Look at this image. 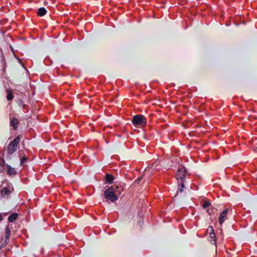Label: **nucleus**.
<instances>
[{
    "label": "nucleus",
    "mask_w": 257,
    "mask_h": 257,
    "mask_svg": "<svg viewBox=\"0 0 257 257\" xmlns=\"http://www.w3.org/2000/svg\"><path fill=\"white\" fill-rule=\"evenodd\" d=\"M133 124L138 127H142L147 124V119L145 116L142 114L134 115L132 120Z\"/></svg>",
    "instance_id": "f257e3e1"
},
{
    "label": "nucleus",
    "mask_w": 257,
    "mask_h": 257,
    "mask_svg": "<svg viewBox=\"0 0 257 257\" xmlns=\"http://www.w3.org/2000/svg\"><path fill=\"white\" fill-rule=\"evenodd\" d=\"M104 195L107 200H110L112 202L118 199V198L114 192L113 186H111L105 190L104 192Z\"/></svg>",
    "instance_id": "f03ea898"
},
{
    "label": "nucleus",
    "mask_w": 257,
    "mask_h": 257,
    "mask_svg": "<svg viewBox=\"0 0 257 257\" xmlns=\"http://www.w3.org/2000/svg\"><path fill=\"white\" fill-rule=\"evenodd\" d=\"M20 141V138L19 136H18L10 143L8 148V153L9 155H12L17 151Z\"/></svg>",
    "instance_id": "7ed1b4c3"
},
{
    "label": "nucleus",
    "mask_w": 257,
    "mask_h": 257,
    "mask_svg": "<svg viewBox=\"0 0 257 257\" xmlns=\"http://www.w3.org/2000/svg\"><path fill=\"white\" fill-rule=\"evenodd\" d=\"M187 174V171L185 167L179 168L176 174V178L178 182L185 181Z\"/></svg>",
    "instance_id": "20e7f679"
},
{
    "label": "nucleus",
    "mask_w": 257,
    "mask_h": 257,
    "mask_svg": "<svg viewBox=\"0 0 257 257\" xmlns=\"http://www.w3.org/2000/svg\"><path fill=\"white\" fill-rule=\"evenodd\" d=\"M13 191V188L11 185L3 187L1 191V196L4 198H8Z\"/></svg>",
    "instance_id": "39448f33"
},
{
    "label": "nucleus",
    "mask_w": 257,
    "mask_h": 257,
    "mask_svg": "<svg viewBox=\"0 0 257 257\" xmlns=\"http://www.w3.org/2000/svg\"><path fill=\"white\" fill-rule=\"evenodd\" d=\"M230 210L228 208L225 209L223 210L220 214L219 218H218V221L220 225H222V223L224 222V221L227 218V215L228 214V211ZM231 211V210H230Z\"/></svg>",
    "instance_id": "423d86ee"
},
{
    "label": "nucleus",
    "mask_w": 257,
    "mask_h": 257,
    "mask_svg": "<svg viewBox=\"0 0 257 257\" xmlns=\"http://www.w3.org/2000/svg\"><path fill=\"white\" fill-rule=\"evenodd\" d=\"M113 187L116 196L120 195L125 189L124 184H119L118 185L113 186Z\"/></svg>",
    "instance_id": "0eeeda50"
},
{
    "label": "nucleus",
    "mask_w": 257,
    "mask_h": 257,
    "mask_svg": "<svg viewBox=\"0 0 257 257\" xmlns=\"http://www.w3.org/2000/svg\"><path fill=\"white\" fill-rule=\"evenodd\" d=\"M11 236V229L9 226H7L5 229V236L3 240V245H6L9 241V238Z\"/></svg>",
    "instance_id": "6e6552de"
},
{
    "label": "nucleus",
    "mask_w": 257,
    "mask_h": 257,
    "mask_svg": "<svg viewBox=\"0 0 257 257\" xmlns=\"http://www.w3.org/2000/svg\"><path fill=\"white\" fill-rule=\"evenodd\" d=\"M19 123V120L16 117H13V118L10 117V125L13 126L14 130L18 128Z\"/></svg>",
    "instance_id": "1a4fd4ad"
},
{
    "label": "nucleus",
    "mask_w": 257,
    "mask_h": 257,
    "mask_svg": "<svg viewBox=\"0 0 257 257\" xmlns=\"http://www.w3.org/2000/svg\"><path fill=\"white\" fill-rule=\"evenodd\" d=\"M7 172L9 175H15L17 173L16 170L10 165H7Z\"/></svg>",
    "instance_id": "9d476101"
},
{
    "label": "nucleus",
    "mask_w": 257,
    "mask_h": 257,
    "mask_svg": "<svg viewBox=\"0 0 257 257\" xmlns=\"http://www.w3.org/2000/svg\"><path fill=\"white\" fill-rule=\"evenodd\" d=\"M114 178L113 176L109 174H107L105 176V180L106 182L109 184H111L113 182Z\"/></svg>",
    "instance_id": "9b49d317"
},
{
    "label": "nucleus",
    "mask_w": 257,
    "mask_h": 257,
    "mask_svg": "<svg viewBox=\"0 0 257 257\" xmlns=\"http://www.w3.org/2000/svg\"><path fill=\"white\" fill-rule=\"evenodd\" d=\"M18 214L17 213H14L10 215L8 217V221L10 222H14L17 218Z\"/></svg>",
    "instance_id": "f8f14e48"
},
{
    "label": "nucleus",
    "mask_w": 257,
    "mask_h": 257,
    "mask_svg": "<svg viewBox=\"0 0 257 257\" xmlns=\"http://www.w3.org/2000/svg\"><path fill=\"white\" fill-rule=\"evenodd\" d=\"M47 13V11L44 8H40L37 11V15L40 17L44 16Z\"/></svg>",
    "instance_id": "ddd939ff"
},
{
    "label": "nucleus",
    "mask_w": 257,
    "mask_h": 257,
    "mask_svg": "<svg viewBox=\"0 0 257 257\" xmlns=\"http://www.w3.org/2000/svg\"><path fill=\"white\" fill-rule=\"evenodd\" d=\"M7 100L8 101L12 100L14 98L13 91L10 89H7Z\"/></svg>",
    "instance_id": "4468645a"
},
{
    "label": "nucleus",
    "mask_w": 257,
    "mask_h": 257,
    "mask_svg": "<svg viewBox=\"0 0 257 257\" xmlns=\"http://www.w3.org/2000/svg\"><path fill=\"white\" fill-rule=\"evenodd\" d=\"M209 234V237L211 239L210 241H213V242H212V243L215 244L216 243V240H215V234L214 232H212Z\"/></svg>",
    "instance_id": "2eb2a0df"
},
{
    "label": "nucleus",
    "mask_w": 257,
    "mask_h": 257,
    "mask_svg": "<svg viewBox=\"0 0 257 257\" xmlns=\"http://www.w3.org/2000/svg\"><path fill=\"white\" fill-rule=\"evenodd\" d=\"M149 172V169L148 170H146L145 171V172H144V174L143 175V176L142 177H139L136 180V182L137 183H139L141 181V180L143 179V177L145 176Z\"/></svg>",
    "instance_id": "dca6fc26"
},
{
    "label": "nucleus",
    "mask_w": 257,
    "mask_h": 257,
    "mask_svg": "<svg viewBox=\"0 0 257 257\" xmlns=\"http://www.w3.org/2000/svg\"><path fill=\"white\" fill-rule=\"evenodd\" d=\"M184 183L185 181L178 182V184L181 186V188L179 189L180 192H183L184 191V189L185 188Z\"/></svg>",
    "instance_id": "f3484780"
},
{
    "label": "nucleus",
    "mask_w": 257,
    "mask_h": 257,
    "mask_svg": "<svg viewBox=\"0 0 257 257\" xmlns=\"http://www.w3.org/2000/svg\"><path fill=\"white\" fill-rule=\"evenodd\" d=\"M20 160H21V165H24V164L27 162L28 158L26 156H25L23 157L22 158H21Z\"/></svg>",
    "instance_id": "a211bd4d"
},
{
    "label": "nucleus",
    "mask_w": 257,
    "mask_h": 257,
    "mask_svg": "<svg viewBox=\"0 0 257 257\" xmlns=\"http://www.w3.org/2000/svg\"><path fill=\"white\" fill-rule=\"evenodd\" d=\"M210 204L208 201H204L202 205V207L204 209H207L208 207L210 206Z\"/></svg>",
    "instance_id": "6ab92c4d"
},
{
    "label": "nucleus",
    "mask_w": 257,
    "mask_h": 257,
    "mask_svg": "<svg viewBox=\"0 0 257 257\" xmlns=\"http://www.w3.org/2000/svg\"><path fill=\"white\" fill-rule=\"evenodd\" d=\"M18 104L19 106H22L23 108H26V105L24 103V102L22 100H19L18 101Z\"/></svg>",
    "instance_id": "aec40b11"
},
{
    "label": "nucleus",
    "mask_w": 257,
    "mask_h": 257,
    "mask_svg": "<svg viewBox=\"0 0 257 257\" xmlns=\"http://www.w3.org/2000/svg\"><path fill=\"white\" fill-rule=\"evenodd\" d=\"M207 232L208 233H212V232H213V227L212 226H209L207 229Z\"/></svg>",
    "instance_id": "412c9836"
},
{
    "label": "nucleus",
    "mask_w": 257,
    "mask_h": 257,
    "mask_svg": "<svg viewBox=\"0 0 257 257\" xmlns=\"http://www.w3.org/2000/svg\"><path fill=\"white\" fill-rule=\"evenodd\" d=\"M253 150L254 152H257V141L254 143L253 145Z\"/></svg>",
    "instance_id": "4be33fe9"
},
{
    "label": "nucleus",
    "mask_w": 257,
    "mask_h": 257,
    "mask_svg": "<svg viewBox=\"0 0 257 257\" xmlns=\"http://www.w3.org/2000/svg\"><path fill=\"white\" fill-rule=\"evenodd\" d=\"M3 220L2 214H0V222Z\"/></svg>",
    "instance_id": "5701e85b"
}]
</instances>
